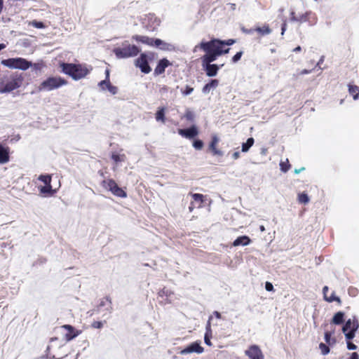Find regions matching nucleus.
Returning <instances> with one entry per match:
<instances>
[{
  "mask_svg": "<svg viewBox=\"0 0 359 359\" xmlns=\"http://www.w3.org/2000/svg\"><path fill=\"white\" fill-rule=\"evenodd\" d=\"M222 43V40L217 39H212L209 41H202L194 47V51L196 52L198 49L202 50L205 52V54L201 58L217 60L221 55L219 48Z\"/></svg>",
  "mask_w": 359,
  "mask_h": 359,
  "instance_id": "nucleus-1",
  "label": "nucleus"
},
{
  "mask_svg": "<svg viewBox=\"0 0 359 359\" xmlns=\"http://www.w3.org/2000/svg\"><path fill=\"white\" fill-rule=\"evenodd\" d=\"M60 67L64 74L76 81L86 77L89 74L88 68L81 64L61 62Z\"/></svg>",
  "mask_w": 359,
  "mask_h": 359,
  "instance_id": "nucleus-2",
  "label": "nucleus"
},
{
  "mask_svg": "<svg viewBox=\"0 0 359 359\" xmlns=\"http://www.w3.org/2000/svg\"><path fill=\"white\" fill-rule=\"evenodd\" d=\"M23 80L24 77L22 74L18 72L4 76L0 82V92L10 93L20 88L22 84Z\"/></svg>",
  "mask_w": 359,
  "mask_h": 359,
  "instance_id": "nucleus-3",
  "label": "nucleus"
},
{
  "mask_svg": "<svg viewBox=\"0 0 359 359\" xmlns=\"http://www.w3.org/2000/svg\"><path fill=\"white\" fill-rule=\"evenodd\" d=\"M67 83V80L60 76L48 77L39 86V90H53Z\"/></svg>",
  "mask_w": 359,
  "mask_h": 359,
  "instance_id": "nucleus-4",
  "label": "nucleus"
},
{
  "mask_svg": "<svg viewBox=\"0 0 359 359\" xmlns=\"http://www.w3.org/2000/svg\"><path fill=\"white\" fill-rule=\"evenodd\" d=\"M113 52L118 58H127L137 55L140 49L135 45L128 44L114 48Z\"/></svg>",
  "mask_w": 359,
  "mask_h": 359,
  "instance_id": "nucleus-5",
  "label": "nucleus"
},
{
  "mask_svg": "<svg viewBox=\"0 0 359 359\" xmlns=\"http://www.w3.org/2000/svg\"><path fill=\"white\" fill-rule=\"evenodd\" d=\"M1 64L9 68L19 69L21 70H26L32 66V62L22 57L3 60Z\"/></svg>",
  "mask_w": 359,
  "mask_h": 359,
  "instance_id": "nucleus-6",
  "label": "nucleus"
},
{
  "mask_svg": "<svg viewBox=\"0 0 359 359\" xmlns=\"http://www.w3.org/2000/svg\"><path fill=\"white\" fill-rule=\"evenodd\" d=\"M102 187L111 191L113 195L119 198H126L127 193L113 179L104 180L101 183Z\"/></svg>",
  "mask_w": 359,
  "mask_h": 359,
  "instance_id": "nucleus-7",
  "label": "nucleus"
},
{
  "mask_svg": "<svg viewBox=\"0 0 359 359\" xmlns=\"http://www.w3.org/2000/svg\"><path fill=\"white\" fill-rule=\"evenodd\" d=\"M359 327V323L355 317L353 320L348 319L342 327V332L345 334L346 340H351L355 335V332Z\"/></svg>",
  "mask_w": 359,
  "mask_h": 359,
  "instance_id": "nucleus-8",
  "label": "nucleus"
},
{
  "mask_svg": "<svg viewBox=\"0 0 359 359\" xmlns=\"http://www.w3.org/2000/svg\"><path fill=\"white\" fill-rule=\"evenodd\" d=\"M57 337L50 339V344L47 346L46 355L49 358L60 359L64 356V353L60 351L62 346L57 343Z\"/></svg>",
  "mask_w": 359,
  "mask_h": 359,
  "instance_id": "nucleus-9",
  "label": "nucleus"
},
{
  "mask_svg": "<svg viewBox=\"0 0 359 359\" xmlns=\"http://www.w3.org/2000/svg\"><path fill=\"white\" fill-rule=\"evenodd\" d=\"M202 62V67L205 74L209 77L215 76L217 74L219 69V66L216 64H211V62L216 60H209L208 58H201Z\"/></svg>",
  "mask_w": 359,
  "mask_h": 359,
  "instance_id": "nucleus-10",
  "label": "nucleus"
},
{
  "mask_svg": "<svg viewBox=\"0 0 359 359\" xmlns=\"http://www.w3.org/2000/svg\"><path fill=\"white\" fill-rule=\"evenodd\" d=\"M189 195L192 197L193 201L190 203L189 207V212H192L195 208H201L203 207V203L206 200V196L201 194H192Z\"/></svg>",
  "mask_w": 359,
  "mask_h": 359,
  "instance_id": "nucleus-11",
  "label": "nucleus"
},
{
  "mask_svg": "<svg viewBox=\"0 0 359 359\" xmlns=\"http://www.w3.org/2000/svg\"><path fill=\"white\" fill-rule=\"evenodd\" d=\"M38 180L44 183L45 186L39 189L40 193L42 194H53L55 191L52 189L51 175H41Z\"/></svg>",
  "mask_w": 359,
  "mask_h": 359,
  "instance_id": "nucleus-12",
  "label": "nucleus"
},
{
  "mask_svg": "<svg viewBox=\"0 0 359 359\" xmlns=\"http://www.w3.org/2000/svg\"><path fill=\"white\" fill-rule=\"evenodd\" d=\"M219 142V138L217 135H212L211 136V140L208 144V151L212 156H222L224 152L218 148V144Z\"/></svg>",
  "mask_w": 359,
  "mask_h": 359,
  "instance_id": "nucleus-13",
  "label": "nucleus"
},
{
  "mask_svg": "<svg viewBox=\"0 0 359 359\" xmlns=\"http://www.w3.org/2000/svg\"><path fill=\"white\" fill-rule=\"evenodd\" d=\"M60 329L64 335V339L67 341L77 337L81 332L69 325H64Z\"/></svg>",
  "mask_w": 359,
  "mask_h": 359,
  "instance_id": "nucleus-14",
  "label": "nucleus"
},
{
  "mask_svg": "<svg viewBox=\"0 0 359 359\" xmlns=\"http://www.w3.org/2000/svg\"><path fill=\"white\" fill-rule=\"evenodd\" d=\"M135 66L139 67L141 72L144 74H149L151 71L147 55L145 53H142L135 60Z\"/></svg>",
  "mask_w": 359,
  "mask_h": 359,
  "instance_id": "nucleus-15",
  "label": "nucleus"
},
{
  "mask_svg": "<svg viewBox=\"0 0 359 359\" xmlns=\"http://www.w3.org/2000/svg\"><path fill=\"white\" fill-rule=\"evenodd\" d=\"M177 133L182 137L191 140L198 135L199 131L198 127L196 125H192L188 128L178 129Z\"/></svg>",
  "mask_w": 359,
  "mask_h": 359,
  "instance_id": "nucleus-16",
  "label": "nucleus"
},
{
  "mask_svg": "<svg viewBox=\"0 0 359 359\" xmlns=\"http://www.w3.org/2000/svg\"><path fill=\"white\" fill-rule=\"evenodd\" d=\"M245 353L250 359H264V355L257 345L250 346Z\"/></svg>",
  "mask_w": 359,
  "mask_h": 359,
  "instance_id": "nucleus-17",
  "label": "nucleus"
},
{
  "mask_svg": "<svg viewBox=\"0 0 359 359\" xmlns=\"http://www.w3.org/2000/svg\"><path fill=\"white\" fill-rule=\"evenodd\" d=\"M317 17L312 11H306L305 13L299 16L298 22H308L310 26H313L317 23Z\"/></svg>",
  "mask_w": 359,
  "mask_h": 359,
  "instance_id": "nucleus-18",
  "label": "nucleus"
},
{
  "mask_svg": "<svg viewBox=\"0 0 359 359\" xmlns=\"http://www.w3.org/2000/svg\"><path fill=\"white\" fill-rule=\"evenodd\" d=\"M158 295L159 297L162 298V302L165 304H170L172 302L175 294L174 292L164 287L159 290Z\"/></svg>",
  "mask_w": 359,
  "mask_h": 359,
  "instance_id": "nucleus-19",
  "label": "nucleus"
},
{
  "mask_svg": "<svg viewBox=\"0 0 359 359\" xmlns=\"http://www.w3.org/2000/svg\"><path fill=\"white\" fill-rule=\"evenodd\" d=\"M172 63L166 58H163L160 60L154 69V74L155 76H158L165 72V69L171 66Z\"/></svg>",
  "mask_w": 359,
  "mask_h": 359,
  "instance_id": "nucleus-20",
  "label": "nucleus"
},
{
  "mask_svg": "<svg viewBox=\"0 0 359 359\" xmlns=\"http://www.w3.org/2000/svg\"><path fill=\"white\" fill-rule=\"evenodd\" d=\"M204 348L198 342H194L187 346L185 348L181 351V354H187L191 353H201Z\"/></svg>",
  "mask_w": 359,
  "mask_h": 359,
  "instance_id": "nucleus-21",
  "label": "nucleus"
},
{
  "mask_svg": "<svg viewBox=\"0 0 359 359\" xmlns=\"http://www.w3.org/2000/svg\"><path fill=\"white\" fill-rule=\"evenodd\" d=\"M104 306H107L108 313L110 314L113 310L111 299L109 297L107 296L100 300V302L97 306V311H100Z\"/></svg>",
  "mask_w": 359,
  "mask_h": 359,
  "instance_id": "nucleus-22",
  "label": "nucleus"
},
{
  "mask_svg": "<svg viewBox=\"0 0 359 359\" xmlns=\"http://www.w3.org/2000/svg\"><path fill=\"white\" fill-rule=\"evenodd\" d=\"M10 149L8 147H4L0 144V163L4 164L10 160Z\"/></svg>",
  "mask_w": 359,
  "mask_h": 359,
  "instance_id": "nucleus-23",
  "label": "nucleus"
},
{
  "mask_svg": "<svg viewBox=\"0 0 359 359\" xmlns=\"http://www.w3.org/2000/svg\"><path fill=\"white\" fill-rule=\"evenodd\" d=\"M218 79H211L208 83H206L202 88V92L204 94H207L211 89H215L219 86Z\"/></svg>",
  "mask_w": 359,
  "mask_h": 359,
  "instance_id": "nucleus-24",
  "label": "nucleus"
},
{
  "mask_svg": "<svg viewBox=\"0 0 359 359\" xmlns=\"http://www.w3.org/2000/svg\"><path fill=\"white\" fill-rule=\"evenodd\" d=\"M251 243L250 238L248 236L238 237L233 243V246L248 245Z\"/></svg>",
  "mask_w": 359,
  "mask_h": 359,
  "instance_id": "nucleus-25",
  "label": "nucleus"
},
{
  "mask_svg": "<svg viewBox=\"0 0 359 359\" xmlns=\"http://www.w3.org/2000/svg\"><path fill=\"white\" fill-rule=\"evenodd\" d=\"M133 39L137 42H141L150 46L153 43V39L147 36L134 35L133 36Z\"/></svg>",
  "mask_w": 359,
  "mask_h": 359,
  "instance_id": "nucleus-26",
  "label": "nucleus"
},
{
  "mask_svg": "<svg viewBox=\"0 0 359 359\" xmlns=\"http://www.w3.org/2000/svg\"><path fill=\"white\" fill-rule=\"evenodd\" d=\"M254 31L257 32L262 36L268 35L271 32V29L267 24H264L262 27H257L254 28Z\"/></svg>",
  "mask_w": 359,
  "mask_h": 359,
  "instance_id": "nucleus-27",
  "label": "nucleus"
},
{
  "mask_svg": "<svg viewBox=\"0 0 359 359\" xmlns=\"http://www.w3.org/2000/svg\"><path fill=\"white\" fill-rule=\"evenodd\" d=\"M104 83H107V89L112 94L116 95L118 92V88L115 86L111 85L110 83V81H101L99 83V86L102 88L104 89Z\"/></svg>",
  "mask_w": 359,
  "mask_h": 359,
  "instance_id": "nucleus-28",
  "label": "nucleus"
},
{
  "mask_svg": "<svg viewBox=\"0 0 359 359\" xmlns=\"http://www.w3.org/2000/svg\"><path fill=\"white\" fill-rule=\"evenodd\" d=\"M165 107H159L157 111L155 114V118L156 121H160L163 123L165 122Z\"/></svg>",
  "mask_w": 359,
  "mask_h": 359,
  "instance_id": "nucleus-29",
  "label": "nucleus"
},
{
  "mask_svg": "<svg viewBox=\"0 0 359 359\" xmlns=\"http://www.w3.org/2000/svg\"><path fill=\"white\" fill-rule=\"evenodd\" d=\"M344 322V313L339 311L334 314L332 319V323L334 325H341Z\"/></svg>",
  "mask_w": 359,
  "mask_h": 359,
  "instance_id": "nucleus-30",
  "label": "nucleus"
},
{
  "mask_svg": "<svg viewBox=\"0 0 359 359\" xmlns=\"http://www.w3.org/2000/svg\"><path fill=\"white\" fill-rule=\"evenodd\" d=\"M348 92L351 95H352L353 98L354 100L359 99V87L353 85V84H348Z\"/></svg>",
  "mask_w": 359,
  "mask_h": 359,
  "instance_id": "nucleus-31",
  "label": "nucleus"
},
{
  "mask_svg": "<svg viewBox=\"0 0 359 359\" xmlns=\"http://www.w3.org/2000/svg\"><path fill=\"white\" fill-rule=\"evenodd\" d=\"M186 119L188 121L194 122L195 120V114L189 109H187L181 119Z\"/></svg>",
  "mask_w": 359,
  "mask_h": 359,
  "instance_id": "nucleus-32",
  "label": "nucleus"
},
{
  "mask_svg": "<svg viewBox=\"0 0 359 359\" xmlns=\"http://www.w3.org/2000/svg\"><path fill=\"white\" fill-rule=\"evenodd\" d=\"M111 158L116 163L123 162L126 159V156L124 154H118L116 152L111 154Z\"/></svg>",
  "mask_w": 359,
  "mask_h": 359,
  "instance_id": "nucleus-33",
  "label": "nucleus"
},
{
  "mask_svg": "<svg viewBox=\"0 0 359 359\" xmlns=\"http://www.w3.org/2000/svg\"><path fill=\"white\" fill-rule=\"evenodd\" d=\"M255 142L254 138L250 137L247 140L246 142L243 143L242 144V151L247 152L250 149V148L253 145Z\"/></svg>",
  "mask_w": 359,
  "mask_h": 359,
  "instance_id": "nucleus-34",
  "label": "nucleus"
},
{
  "mask_svg": "<svg viewBox=\"0 0 359 359\" xmlns=\"http://www.w3.org/2000/svg\"><path fill=\"white\" fill-rule=\"evenodd\" d=\"M298 202L302 204H307L309 202V197L307 194L302 192L298 194Z\"/></svg>",
  "mask_w": 359,
  "mask_h": 359,
  "instance_id": "nucleus-35",
  "label": "nucleus"
},
{
  "mask_svg": "<svg viewBox=\"0 0 359 359\" xmlns=\"http://www.w3.org/2000/svg\"><path fill=\"white\" fill-rule=\"evenodd\" d=\"M325 300L327 302H336L339 305L341 304V299L335 295L334 292H333L330 296H327Z\"/></svg>",
  "mask_w": 359,
  "mask_h": 359,
  "instance_id": "nucleus-36",
  "label": "nucleus"
},
{
  "mask_svg": "<svg viewBox=\"0 0 359 359\" xmlns=\"http://www.w3.org/2000/svg\"><path fill=\"white\" fill-rule=\"evenodd\" d=\"M290 167L291 165L287 158L285 161H280V170L283 172H287L290 170Z\"/></svg>",
  "mask_w": 359,
  "mask_h": 359,
  "instance_id": "nucleus-37",
  "label": "nucleus"
},
{
  "mask_svg": "<svg viewBox=\"0 0 359 359\" xmlns=\"http://www.w3.org/2000/svg\"><path fill=\"white\" fill-rule=\"evenodd\" d=\"M332 333L330 332H325V340L326 343H327L330 345H332L335 344L336 340L335 339H332Z\"/></svg>",
  "mask_w": 359,
  "mask_h": 359,
  "instance_id": "nucleus-38",
  "label": "nucleus"
},
{
  "mask_svg": "<svg viewBox=\"0 0 359 359\" xmlns=\"http://www.w3.org/2000/svg\"><path fill=\"white\" fill-rule=\"evenodd\" d=\"M319 348L320 349L321 351V353L323 355H327L330 353V348L328 346H327L326 344H323V343H320L319 344Z\"/></svg>",
  "mask_w": 359,
  "mask_h": 359,
  "instance_id": "nucleus-39",
  "label": "nucleus"
},
{
  "mask_svg": "<svg viewBox=\"0 0 359 359\" xmlns=\"http://www.w3.org/2000/svg\"><path fill=\"white\" fill-rule=\"evenodd\" d=\"M193 147L196 150H201L203 147V142L201 140H196L193 142Z\"/></svg>",
  "mask_w": 359,
  "mask_h": 359,
  "instance_id": "nucleus-40",
  "label": "nucleus"
},
{
  "mask_svg": "<svg viewBox=\"0 0 359 359\" xmlns=\"http://www.w3.org/2000/svg\"><path fill=\"white\" fill-rule=\"evenodd\" d=\"M194 91V88L189 86H186L184 89H181V93L183 95H188Z\"/></svg>",
  "mask_w": 359,
  "mask_h": 359,
  "instance_id": "nucleus-41",
  "label": "nucleus"
},
{
  "mask_svg": "<svg viewBox=\"0 0 359 359\" xmlns=\"http://www.w3.org/2000/svg\"><path fill=\"white\" fill-rule=\"evenodd\" d=\"M104 323H106V320L102 321H94L91 324V327L95 329H101L103 327Z\"/></svg>",
  "mask_w": 359,
  "mask_h": 359,
  "instance_id": "nucleus-42",
  "label": "nucleus"
},
{
  "mask_svg": "<svg viewBox=\"0 0 359 359\" xmlns=\"http://www.w3.org/2000/svg\"><path fill=\"white\" fill-rule=\"evenodd\" d=\"M243 51H239L236 53L232 57L231 61L233 63H236L239 61L243 55Z\"/></svg>",
  "mask_w": 359,
  "mask_h": 359,
  "instance_id": "nucleus-43",
  "label": "nucleus"
},
{
  "mask_svg": "<svg viewBox=\"0 0 359 359\" xmlns=\"http://www.w3.org/2000/svg\"><path fill=\"white\" fill-rule=\"evenodd\" d=\"M31 24L32 25V26H34V27L38 28V29L45 28V25L42 22L34 20L31 22Z\"/></svg>",
  "mask_w": 359,
  "mask_h": 359,
  "instance_id": "nucleus-44",
  "label": "nucleus"
},
{
  "mask_svg": "<svg viewBox=\"0 0 359 359\" xmlns=\"http://www.w3.org/2000/svg\"><path fill=\"white\" fill-rule=\"evenodd\" d=\"M162 44H165L162 40H161L159 39H153V43H152V45H151V46L158 47Z\"/></svg>",
  "mask_w": 359,
  "mask_h": 359,
  "instance_id": "nucleus-45",
  "label": "nucleus"
},
{
  "mask_svg": "<svg viewBox=\"0 0 359 359\" xmlns=\"http://www.w3.org/2000/svg\"><path fill=\"white\" fill-rule=\"evenodd\" d=\"M229 48H225V46L221 45V48H219V51L221 52V55L223 54H226L229 52Z\"/></svg>",
  "mask_w": 359,
  "mask_h": 359,
  "instance_id": "nucleus-46",
  "label": "nucleus"
},
{
  "mask_svg": "<svg viewBox=\"0 0 359 359\" xmlns=\"http://www.w3.org/2000/svg\"><path fill=\"white\" fill-rule=\"evenodd\" d=\"M222 42L223 43L222 45L224 46H231L233 45L236 42V41L234 39H230L224 41L222 40Z\"/></svg>",
  "mask_w": 359,
  "mask_h": 359,
  "instance_id": "nucleus-47",
  "label": "nucleus"
},
{
  "mask_svg": "<svg viewBox=\"0 0 359 359\" xmlns=\"http://www.w3.org/2000/svg\"><path fill=\"white\" fill-rule=\"evenodd\" d=\"M351 340H347V348L349 350H355L357 348L356 345L350 341Z\"/></svg>",
  "mask_w": 359,
  "mask_h": 359,
  "instance_id": "nucleus-48",
  "label": "nucleus"
},
{
  "mask_svg": "<svg viewBox=\"0 0 359 359\" xmlns=\"http://www.w3.org/2000/svg\"><path fill=\"white\" fill-rule=\"evenodd\" d=\"M265 289L269 291V292H271V291H273V285H272V283H271L270 282H266L265 283Z\"/></svg>",
  "mask_w": 359,
  "mask_h": 359,
  "instance_id": "nucleus-49",
  "label": "nucleus"
},
{
  "mask_svg": "<svg viewBox=\"0 0 359 359\" xmlns=\"http://www.w3.org/2000/svg\"><path fill=\"white\" fill-rule=\"evenodd\" d=\"M210 337L211 335L210 336L208 333V332L205 333V337H204V340H205V343L208 345V346H211V341H210Z\"/></svg>",
  "mask_w": 359,
  "mask_h": 359,
  "instance_id": "nucleus-50",
  "label": "nucleus"
},
{
  "mask_svg": "<svg viewBox=\"0 0 359 359\" xmlns=\"http://www.w3.org/2000/svg\"><path fill=\"white\" fill-rule=\"evenodd\" d=\"M298 18L299 17L296 16L294 11H291L290 13V20L292 22H298Z\"/></svg>",
  "mask_w": 359,
  "mask_h": 359,
  "instance_id": "nucleus-51",
  "label": "nucleus"
},
{
  "mask_svg": "<svg viewBox=\"0 0 359 359\" xmlns=\"http://www.w3.org/2000/svg\"><path fill=\"white\" fill-rule=\"evenodd\" d=\"M358 293V290L356 288H354V287H350L348 289V294L351 296H355Z\"/></svg>",
  "mask_w": 359,
  "mask_h": 359,
  "instance_id": "nucleus-52",
  "label": "nucleus"
},
{
  "mask_svg": "<svg viewBox=\"0 0 359 359\" xmlns=\"http://www.w3.org/2000/svg\"><path fill=\"white\" fill-rule=\"evenodd\" d=\"M312 72V69H303L302 70L301 72H299L297 75V76H300V75H304V74H310Z\"/></svg>",
  "mask_w": 359,
  "mask_h": 359,
  "instance_id": "nucleus-53",
  "label": "nucleus"
},
{
  "mask_svg": "<svg viewBox=\"0 0 359 359\" xmlns=\"http://www.w3.org/2000/svg\"><path fill=\"white\" fill-rule=\"evenodd\" d=\"M287 29V22L285 20L281 27V34L283 35Z\"/></svg>",
  "mask_w": 359,
  "mask_h": 359,
  "instance_id": "nucleus-54",
  "label": "nucleus"
},
{
  "mask_svg": "<svg viewBox=\"0 0 359 359\" xmlns=\"http://www.w3.org/2000/svg\"><path fill=\"white\" fill-rule=\"evenodd\" d=\"M328 287L327 286H325L323 288V296H324V299H326V297H327V292H328Z\"/></svg>",
  "mask_w": 359,
  "mask_h": 359,
  "instance_id": "nucleus-55",
  "label": "nucleus"
},
{
  "mask_svg": "<svg viewBox=\"0 0 359 359\" xmlns=\"http://www.w3.org/2000/svg\"><path fill=\"white\" fill-rule=\"evenodd\" d=\"M243 32L244 33L248 34H253L255 32L254 28L249 29H243Z\"/></svg>",
  "mask_w": 359,
  "mask_h": 359,
  "instance_id": "nucleus-56",
  "label": "nucleus"
},
{
  "mask_svg": "<svg viewBox=\"0 0 359 359\" xmlns=\"http://www.w3.org/2000/svg\"><path fill=\"white\" fill-rule=\"evenodd\" d=\"M348 359H359V355L356 352L351 353V357Z\"/></svg>",
  "mask_w": 359,
  "mask_h": 359,
  "instance_id": "nucleus-57",
  "label": "nucleus"
},
{
  "mask_svg": "<svg viewBox=\"0 0 359 359\" xmlns=\"http://www.w3.org/2000/svg\"><path fill=\"white\" fill-rule=\"evenodd\" d=\"M240 157V152L239 151H235L232 154V158L235 160L238 159Z\"/></svg>",
  "mask_w": 359,
  "mask_h": 359,
  "instance_id": "nucleus-58",
  "label": "nucleus"
},
{
  "mask_svg": "<svg viewBox=\"0 0 359 359\" xmlns=\"http://www.w3.org/2000/svg\"><path fill=\"white\" fill-rule=\"evenodd\" d=\"M105 73H106V78L104 81H109V70L106 69Z\"/></svg>",
  "mask_w": 359,
  "mask_h": 359,
  "instance_id": "nucleus-59",
  "label": "nucleus"
},
{
  "mask_svg": "<svg viewBox=\"0 0 359 359\" xmlns=\"http://www.w3.org/2000/svg\"><path fill=\"white\" fill-rule=\"evenodd\" d=\"M302 50L301 46H298L293 49V52L297 53Z\"/></svg>",
  "mask_w": 359,
  "mask_h": 359,
  "instance_id": "nucleus-60",
  "label": "nucleus"
},
{
  "mask_svg": "<svg viewBox=\"0 0 359 359\" xmlns=\"http://www.w3.org/2000/svg\"><path fill=\"white\" fill-rule=\"evenodd\" d=\"M214 315L215 316V317H216L217 318H221V314H220V313H219V312H218V311H215V312H214Z\"/></svg>",
  "mask_w": 359,
  "mask_h": 359,
  "instance_id": "nucleus-61",
  "label": "nucleus"
},
{
  "mask_svg": "<svg viewBox=\"0 0 359 359\" xmlns=\"http://www.w3.org/2000/svg\"><path fill=\"white\" fill-rule=\"evenodd\" d=\"M4 8V0H0V13L2 12Z\"/></svg>",
  "mask_w": 359,
  "mask_h": 359,
  "instance_id": "nucleus-62",
  "label": "nucleus"
},
{
  "mask_svg": "<svg viewBox=\"0 0 359 359\" xmlns=\"http://www.w3.org/2000/svg\"><path fill=\"white\" fill-rule=\"evenodd\" d=\"M304 170V168H300V169H295V170H294V172H295L296 174H298V173H299L302 170Z\"/></svg>",
  "mask_w": 359,
  "mask_h": 359,
  "instance_id": "nucleus-63",
  "label": "nucleus"
},
{
  "mask_svg": "<svg viewBox=\"0 0 359 359\" xmlns=\"http://www.w3.org/2000/svg\"><path fill=\"white\" fill-rule=\"evenodd\" d=\"M259 229H260V231H265V228H264V226H260Z\"/></svg>",
  "mask_w": 359,
  "mask_h": 359,
  "instance_id": "nucleus-64",
  "label": "nucleus"
}]
</instances>
